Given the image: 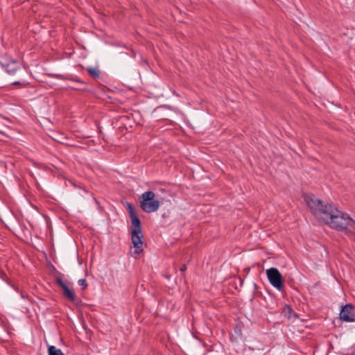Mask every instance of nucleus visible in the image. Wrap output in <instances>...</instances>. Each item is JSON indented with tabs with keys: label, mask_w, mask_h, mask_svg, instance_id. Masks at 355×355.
I'll return each mask as SVG.
<instances>
[{
	"label": "nucleus",
	"mask_w": 355,
	"mask_h": 355,
	"mask_svg": "<svg viewBox=\"0 0 355 355\" xmlns=\"http://www.w3.org/2000/svg\"><path fill=\"white\" fill-rule=\"evenodd\" d=\"M132 234V243L135 248L132 255L136 257L139 255L143 251V233L142 231L137 232L135 230H131Z\"/></svg>",
	"instance_id": "nucleus-4"
},
{
	"label": "nucleus",
	"mask_w": 355,
	"mask_h": 355,
	"mask_svg": "<svg viewBox=\"0 0 355 355\" xmlns=\"http://www.w3.org/2000/svg\"><path fill=\"white\" fill-rule=\"evenodd\" d=\"M13 84L17 85V84H19V83L18 82H15Z\"/></svg>",
	"instance_id": "nucleus-15"
},
{
	"label": "nucleus",
	"mask_w": 355,
	"mask_h": 355,
	"mask_svg": "<svg viewBox=\"0 0 355 355\" xmlns=\"http://www.w3.org/2000/svg\"><path fill=\"white\" fill-rule=\"evenodd\" d=\"M283 313L284 315L286 316L288 318H293V315H295V314L293 313V310L289 306H286L284 308Z\"/></svg>",
	"instance_id": "nucleus-10"
},
{
	"label": "nucleus",
	"mask_w": 355,
	"mask_h": 355,
	"mask_svg": "<svg viewBox=\"0 0 355 355\" xmlns=\"http://www.w3.org/2000/svg\"><path fill=\"white\" fill-rule=\"evenodd\" d=\"M63 295L69 301L74 302L76 300L75 295L68 286H65L63 289Z\"/></svg>",
	"instance_id": "nucleus-7"
},
{
	"label": "nucleus",
	"mask_w": 355,
	"mask_h": 355,
	"mask_svg": "<svg viewBox=\"0 0 355 355\" xmlns=\"http://www.w3.org/2000/svg\"><path fill=\"white\" fill-rule=\"evenodd\" d=\"M266 275L271 285L279 291L283 288L284 279L282 274L276 268L266 270Z\"/></svg>",
	"instance_id": "nucleus-3"
},
{
	"label": "nucleus",
	"mask_w": 355,
	"mask_h": 355,
	"mask_svg": "<svg viewBox=\"0 0 355 355\" xmlns=\"http://www.w3.org/2000/svg\"><path fill=\"white\" fill-rule=\"evenodd\" d=\"M56 283L58 284V285L59 286H60L62 288V289H63L65 286H67V285L62 280L61 278L60 277H58L56 279Z\"/></svg>",
	"instance_id": "nucleus-12"
},
{
	"label": "nucleus",
	"mask_w": 355,
	"mask_h": 355,
	"mask_svg": "<svg viewBox=\"0 0 355 355\" xmlns=\"http://www.w3.org/2000/svg\"><path fill=\"white\" fill-rule=\"evenodd\" d=\"M304 199L311 213L331 228L337 230H355V221L347 214L331 205L324 204L313 195H305Z\"/></svg>",
	"instance_id": "nucleus-1"
},
{
	"label": "nucleus",
	"mask_w": 355,
	"mask_h": 355,
	"mask_svg": "<svg viewBox=\"0 0 355 355\" xmlns=\"http://www.w3.org/2000/svg\"><path fill=\"white\" fill-rule=\"evenodd\" d=\"M187 270V266L185 264L182 265L180 268V271L181 272H184L185 270Z\"/></svg>",
	"instance_id": "nucleus-14"
},
{
	"label": "nucleus",
	"mask_w": 355,
	"mask_h": 355,
	"mask_svg": "<svg viewBox=\"0 0 355 355\" xmlns=\"http://www.w3.org/2000/svg\"><path fill=\"white\" fill-rule=\"evenodd\" d=\"M49 355H64L61 349H57L55 346L51 345L48 347Z\"/></svg>",
	"instance_id": "nucleus-8"
},
{
	"label": "nucleus",
	"mask_w": 355,
	"mask_h": 355,
	"mask_svg": "<svg viewBox=\"0 0 355 355\" xmlns=\"http://www.w3.org/2000/svg\"><path fill=\"white\" fill-rule=\"evenodd\" d=\"M340 318L345 322H355L354 306L352 304H346L343 307Z\"/></svg>",
	"instance_id": "nucleus-5"
},
{
	"label": "nucleus",
	"mask_w": 355,
	"mask_h": 355,
	"mask_svg": "<svg viewBox=\"0 0 355 355\" xmlns=\"http://www.w3.org/2000/svg\"><path fill=\"white\" fill-rule=\"evenodd\" d=\"M8 73H12V69H10V71H8Z\"/></svg>",
	"instance_id": "nucleus-16"
},
{
	"label": "nucleus",
	"mask_w": 355,
	"mask_h": 355,
	"mask_svg": "<svg viewBox=\"0 0 355 355\" xmlns=\"http://www.w3.org/2000/svg\"><path fill=\"white\" fill-rule=\"evenodd\" d=\"M155 194L153 191H146L141 195V208L146 213H152L158 210L160 202L155 199Z\"/></svg>",
	"instance_id": "nucleus-2"
},
{
	"label": "nucleus",
	"mask_w": 355,
	"mask_h": 355,
	"mask_svg": "<svg viewBox=\"0 0 355 355\" xmlns=\"http://www.w3.org/2000/svg\"><path fill=\"white\" fill-rule=\"evenodd\" d=\"M127 209L130 217L137 215L135 211V209L131 204H128Z\"/></svg>",
	"instance_id": "nucleus-11"
},
{
	"label": "nucleus",
	"mask_w": 355,
	"mask_h": 355,
	"mask_svg": "<svg viewBox=\"0 0 355 355\" xmlns=\"http://www.w3.org/2000/svg\"><path fill=\"white\" fill-rule=\"evenodd\" d=\"M131 223H132V230H135L137 232H141V222L139 218L137 217V215L131 216Z\"/></svg>",
	"instance_id": "nucleus-6"
},
{
	"label": "nucleus",
	"mask_w": 355,
	"mask_h": 355,
	"mask_svg": "<svg viewBox=\"0 0 355 355\" xmlns=\"http://www.w3.org/2000/svg\"><path fill=\"white\" fill-rule=\"evenodd\" d=\"M78 283L80 286H83V289L86 288L87 286V282L85 279H79Z\"/></svg>",
	"instance_id": "nucleus-13"
},
{
	"label": "nucleus",
	"mask_w": 355,
	"mask_h": 355,
	"mask_svg": "<svg viewBox=\"0 0 355 355\" xmlns=\"http://www.w3.org/2000/svg\"><path fill=\"white\" fill-rule=\"evenodd\" d=\"M87 71L89 74L94 79H96L99 77V70L98 69L89 67L87 69Z\"/></svg>",
	"instance_id": "nucleus-9"
}]
</instances>
